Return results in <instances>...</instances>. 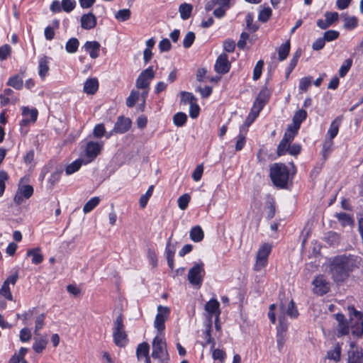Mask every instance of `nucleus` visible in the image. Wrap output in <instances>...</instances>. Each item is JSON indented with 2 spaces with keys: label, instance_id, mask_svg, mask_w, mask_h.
<instances>
[{
  "label": "nucleus",
  "instance_id": "f257e3e1",
  "mask_svg": "<svg viewBox=\"0 0 363 363\" xmlns=\"http://www.w3.org/2000/svg\"><path fill=\"white\" fill-rule=\"evenodd\" d=\"M362 259L354 255L335 256L328 264V272L333 281L337 286L346 283L352 273L359 268Z\"/></svg>",
  "mask_w": 363,
  "mask_h": 363
},
{
  "label": "nucleus",
  "instance_id": "f03ea898",
  "mask_svg": "<svg viewBox=\"0 0 363 363\" xmlns=\"http://www.w3.org/2000/svg\"><path fill=\"white\" fill-rule=\"evenodd\" d=\"M269 177L276 187L285 189L288 185L290 172L284 163H274L270 167Z\"/></svg>",
  "mask_w": 363,
  "mask_h": 363
},
{
  "label": "nucleus",
  "instance_id": "7ed1b4c3",
  "mask_svg": "<svg viewBox=\"0 0 363 363\" xmlns=\"http://www.w3.org/2000/svg\"><path fill=\"white\" fill-rule=\"evenodd\" d=\"M113 337L114 343L120 347H124L128 342L122 314L118 315L113 322Z\"/></svg>",
  "mask_w": 363,
  "mask_h": 363
},
{
  "label": "nucleus",
  "instance_id": "20e7f679",
  "mask_svg": "<svg viewBox=\"0 0 363 363\" xmlns=\"http://www.w3.org/2000/svg\"><path fill=\"white\" fill-rule=\"evenodd\" d=\"M152 357L154 359H158L160 363H168L169 359L166 342L159 335H157L152 340Z\"/></svg>",
  "mask_w": 363,
  "mask_h": 363
},
{
  "label": "nucleus",
  "instance_id": "39448f33",
  "mask_svg": "<svg viewBox=\"0 0 363 363\" xmlns=\"http://www.w3.org/2000/svg\"><path fill=\"white\" fill-rule=\"evenodd\" d=\"M348 311L350 315H354L356 318L354 322L352 318L350 320L352 334L357 337H362L363 335V313L357 311L354 306H348Z\"/></svg>",
  "mask_w": 363,
  "mask_h": 363
},
{
  "label": "nucleus",
  "instance_id": "423d86ee",
  "mask_svg": "<svg viewBox=\"0 0 363 363\" xmlns=\"http://www.w3.org/2000/svg\"><path fill=\"white\" fill-rule=\"evenodd\" d=\"M205 274L204 264L203 262L196 263L192 267L188 273L189 281L195 286H201L203 277Z\"/></svg>",
  "mask_w": 363,
  "mask_h": 363
},
{
  "label": "nucleus",
  "instance_id": "0eeeda50",
  "mask_svg": "<svg viewBox=\"0 0 363 363\" xmlns=\"http://www.w3.org/2000/svg\"><path fill=\"white\" fill-rule=\"evenodd\" d=\"M271 250L272 247L268 243H264L260 247L256 256V262L254 265L255 271H260L267 265Z\"/></svg>",
  "mask_w": 363,
  "mask_h": 363
},
{
  "label": "nucleus",
  "instance_id": "6e6552de",
  "mask_svg": "<svg viewBox=\"0 0 363 363\" xmlns=\"http://www.w3.org/2000/svg\"><path fill=\"white\" fill-rule=\"evenodd\" d=\"M155 77V72L152 66L143 70L138 77L135 86L139 89H149L151 81Z\"/></svg>",
  "mask_w": 363,
  "mask_h": 363
},
{
  "label": "nucleus",
  "instance_id": "1a4fd4ad",
  "mask_svg": "<svg viewBox=\"0 0 363 363\" xmlns=\"http://www.w3.org/2000/svg\"><path fill=\"white\" fill-rule=\"evenodd\" d=\"M170 310L167 306H158L157 314L154 322V326L159 333H162L165 329V321L168 319Z\"/></svg>",
  "mask_w": 363,
  "mask_h": 363
},
{
  "label": "nucleus",
  "instance_id": "9d476101",
  "mask_svg": "<svg viewBox=\"0 0 363 363\" xmlns=\"http://www.w3.org/2000/svg\"><path fill=\"white\" fill-rule=\"evenodd\" d=\"M231 65L228 60V56L225 53H221L217 58L214 65L215 71L220 74H225L230 71Z\"/></svg>",
  "mask_w": 363,
  "mask_h": 363
},
{
  "label": "nucleus",
  "instance_id": "9b49d317",
  "mask_svg": "<svg viewBox=\"0 0 363 363\" xmlns=\"http://www.w3.org/2000/svg\"><path fill=\"white\" fill-rule=\"evenodd\" d=\"M314 293L318 296L326 294L330 291V284L323 275L316 277L313 281Z\"/></svg>",
  "mask_w": 363,
  "mask_h": 363
},
{
  "label": "nucleus",
  "instance_id": "f8f14e48",
  "mask_svg": "<svg viewBox=\"0 0 363 363\" xmlns=\"http://www.w3.org/2000/svg\"><path fill=\"white\" fill-rule=\"evenodd\" d=\"M102 145L98 142L89 141L86 143L85 148V154L89 159L88 162L93 161L100 153Z\"/></svg>",
  "mask_w": 363,
  "mask_h": 363
},
{
  "label": "nucleus",
  "instance_id": "ddd939ff",
  "mask_svg": "<svg viewBox=\"0 0 363 363\" xmlns=\"http://www.w3.org/2000/svg\"><path fill=\"white\" fill-rule=\"evenodd\" d=\"M325 19H318L317 21V26L323 29H327L329 28L333 23L336 22L338 20V13L337 12H329L327 11L325 13Z\"/></svg>",
  "mask_w": 363,
  "mask_h": 363
},
{
  "label": "nucleus",
  "instance_id": "4468645a",
  "mask_svg": "<svg viewBox=\"0 0 363 363\" xmlns=\"http://www.w3.org/2000/svg\"><path fill=\"white\" fill-rule=\"evenodd\" d=\"M335 319L337 321L338 336L347 335L350 333V325L342 313L335 314Z\"/></svg>",
  "mask_w": 363,
  "mask_h": 363
},
{
  "label": "nucleus",
  "instance_id": "2eb2a0df",
  "mask_svg": "<svg viewBox=\"0 0 363 363\" xmlns=\"http://www.w3.org/2000/svg\"><path fill=\"white\" fill-rule=\"evenodd\" d=\"M219 306V302L215 298L211 299L205 304V310L208 313L210 319L215 316L216 320H218L220 314Z\"/></svg>",
  "mask_w": 363,
  "mask_h": 363
},
{
  "label": "nucleus",
  "instance_id": "dca6fc26",
  "mask_svg": "<svg viewBox=\"0 0 363 363\" xmlns=\"http://www.w3.org/2000/svg\"><path fill=\"white\" fill-rule=\"evenodd\" d=\"M131 121L128 118L120 116L114 125L113 132L116 133H124L131 127Z\"/></svg>",
  "mask_w": 363,
  "mask_h": 363
},
{
  "label": "nucleus",
  "instance_id": "f3484780",
  "mask_svg": "<svg viewBox=\"0 0 363 363\" xmlns=\"http://www.w3.org/2000/svg\"><path fill=\"white\" fill-rule=\"evenodd\" d=\"M80 21L82 28L86 30L92 29L96 25V18L91 12L83 14Z\"/></svg>",
  "mask_w": 363,
  "mask_h": 363
},
{
  "label": "nucleus",
  "instance_id": "a211bd4d",
  "mask_svg": "<svg viewBox=\"0 0 363 363\" xmlns=\"http://www.w3.org/2000/svg\"><path fill=\"white\" fill-rule=\"evenodd\" d=\"M149 352L150 345L147 342H144L139 344L136 348V356L138 359L140 360L143 357H145V363H151Z\"/></svg>",
  "mask_w": 363,
  "mask_h": 363
},
{
  "label": "nucleus",
  "instance_id": "6ab92c4d",
  "mask_svg": "<svg viewBox=\"0 0 363 363\" xmlns=\"http://www.w3.org/2000/svg\"><path fill=\"white\" fill-rule=\"evenodd\" d=\"M347 363H363V350L362 348L349 350Z\"/></svg>",
  "mask_w": 363,
  "mask_h": 363
},
{
  "label": "nucleus",
  "instance_id": "aec40b11",
  "mask_svg": "<svg viewBox=\"0 0 363 363\" xmlns=\"http://www.w3.org/2000/svg\"><path fill=\"white\" fill-rule=\"evenodd\" d=\"M100 44L97 41H87L84 45L86 52H89L92 59H96L99 57Z\"/></svg>",
  "mask_w": 363,
  "mask_h": 363
},
{
  "label": "nucleus",
  "instance_id": "412c9836",
  "mask_svg": "<svg viewBox=\"0 0 363 363\" xmlns=\"http://www.w3.org/2000/svg\"><path fill=\"white\" fill-rule=\"evenodd\" d=\"M99 89V82L96 78H89L84 82V91L87 94H94Z\"/></svg>",
  "mask_w": 363,
  "mask_h": 363
},
{
  "label": "nucleus",
  "instance_id": "4be33fe9",
  "mask_svg": "<svg viewBox=\"0 0 363 363\" xmlns=\"http://www.w3.org/2000/svg\"><path fill=\"white\" fill-rule=\"evenodd\" d=\"M307 112L303 109L297 111L293 116V125L294 129H299L301 123L307 118Z\"/></svg>",
  "mask_w": 363,
  "mask_h": 363
},
{
  "label": "nucleus",
  "instance_id": "5701e85b",
  "mask_svg": "<svg viewBox=\"0 0 363 363\" xmlns=\"http://www.w3.org/2000/svg\"><path fill=\"white\" fill-rule=\"evenodd\" d=\"M342 353V347L339 342H336L334 345L333 350L327 352V358L337 362L340 360Z\"/></svg>",
  "mask_w": 363,
  "mask_h": 363
},
{
  "label": "nucleus",
  "instance_id": "b1692460",
  "mask_svg": "<svg viewBox=\"0 0 363 363\" xmlns=\"http://www.w3.org/2000/svg\"><path fill=\"white\" fill-rule=\"evenodd\" d=\"M48 63V58L46 56H43L39 60L38 74L42 79L45 77L49 71Z\"/></svg>",
  "mask_w": 363,
  "mask_h": 363
},
{
  "label": "nucleus",
  "instance_id": "393cba45",
  "mask_svg": "<svg viewBox=\"0 0 363 363\" xmlns=\"http://www.w3.org/2000/svg\"><path fill=\"white\" fill-rule=\"evenodd\" d=\"M40 252V248L30 249L27 251V256L32 257L33 264H39L43 262V256Z\"/></svg>",
  "mask_w": 363,
  "mask_h": 363
},
{
  "label": "nucleus",
  "instance_id": "a878e982",
  "mask_svg": "<svg viewBox=\"0 0 363 363\" xmlns=\"http://www.w3.org/2000/svg\"><path fill=\"white\" fill-rule=\"evenodd\" d=\"M342 118L339 116L337 117L330 124L328 131L330 136L329 139L333 140L338 133L339 127L341 123Z\"/></svg>",
  "mask_w": 363,
  "mask_h": 363
},
{
  "label": "nucleus",
  "instance_id": "bb28decb",
  "mask_svg": "<svg viewBox=\"0 0 363 363\" xmlns=\"http://www.w3.org/2000/svg\"><path fill=\"white\" fill-rule=\"evenodd\" d=\"M190 238L195 242H201L204 237L203 230L199 225L193 227L190 230Z\"/></svg>",
  "mask_w": 363,
  "mask_h": 363
},
{
  "label": "nucleus",
  "instance_id": "cd10ccee",
  "mask_svg": "<svg viewBox=\"0 0 363 363\" xmlns=\"http://www.w3.org/2000/svg\"><path fill=\"white\" fill-rule=\"evenodd\" d=\"M301 50H297L294 55H293V57L292 59L291 60L287 68H286V78L288 79L290 74L291 73V72L294 70V69L296 67V65H297V62H298V58L301 57Z\"/></svg>",
  "mask_w": 363,
  "mask_h": 363
},
{
  "label": "nucleus",
  "instance_id": "c85d7f7f",
  "mask_svg": "<svg viewBox=\"0 0 363 363\" xmlns=\"http://www.w3.org/2000/svg\"><path fill=\"white\" fill-rule=\"evenodd\" d=\"M290 52V41L287 40L286 43L281 45L278 50L279 60L283 61L288 57Z\"/></svg>",
  "mask_w": 363,
  "mask_h": 363
},
{
  "label": "nucleus",
  "instance_id": "c756f323",
  "mask_svg": "<svg viewBox=\"0 0 363 363\" xmlns=\"http://www.w3.org/2000/svg\"><path fill=\"white\" fill-rule=\"evenodd\" d=\"M192 6L189 4L184 3L179 6V11L180 16L183 20L188 19L191 14Z\"/></svg>",
  "mask_w": 363,
  "mask_h": 363
},
{
  "label": "nucleus",
  "instance_id": "7c9ffc66",
  "mask_svg": "<svg viewBox=\"0 0 363 363\" xmlns=\"http://www.w3.org/2000/svg\"><path fill=\"white\" fill-rule=\"evenodd\" d=\"M83 160L82 159H77L71 164H68L65 167V173L67 175H70L77 172L82 167Z\"/></svg>",
  "mask_w": 363,
  "mask_h": 363
},
{
  "label": "nucleus",
  "instance_id": "2f4dec72",
  "mask_svg": "<svg viewBox=\"0 0 363 363\" xmlns=\"http://www.w3.org/2000/svg\"><path fill=\"white\" fill-rule=\"evenodd\" d=\"M79 46V41L76 38H71L65 44V50L68 53H74Z\"/></svg>",
  "mask_w": 363,
  "mask_h": 363
},
{
  "label": "nucleus",
  "instance_id": "473e14b6",
  "mask_svg": "<svg viewBox=\"0 0 363 363\" xmlns=\"http://www.w3.org/2000/svg\"><path fill=\"white\" fill-rule=\"evenodd\" d=\"M333 140L327 139L323 144L322 155L323 160L325 161L333 151Z\"/></svg>",
  "mask_w": 363,
  "mask_h": 363
},
{
  "label": "nucleus",
  "instance_id": "72a5a7b5",
  "mask_svg": "<svg viewBox=\"0 0 363 363\" xmlns=\"http://www.w3.org/2000/svg\"><path fill=\"white\" fill-rule=\"evenodd\" d=\"M47 344L48 340L45 338L35 339L33 345V349L36 353H41L45 349Z\"/></svg>",
  "mask_w": 363,
  "mask_h": 363
},
{
  "label": "nucleus",
  "instance_id": "f704fd0d",
  "mask_svg": "<svg viewBox=\"0 0 363 363\" xmlns=\"http://www.w3.org/2000/svg\"><path fill=\"white\" fill-rule=\"evenodd\" d=\"M335 217L341 223L342 226L353 223L352 217L346 213H335Z\"/></svg>",
  "mask_w": 363,
  "mask_h": 363
},
{
  "label": "nucleus",
  "instance_id": "c9c22d12",
  "mask_svg": "<svg viewBox=\"0 0 363 363\" xmlns=\"http://www.w3.org/2000/svg\"><path fill=\"white\" fill-rule=\"evenodd\" d=\"M187 121V116L183 112H178L173 116L174 124L177 127L183 126Z\"/></svg>",
  "mask_w": 363,
  "mask_h": 363
},
{
  "label": "nucleus",
  "instance_id": "e433bc0d",
  "mask_svg": "<svg viewBox=\"0 0 363 363\" xmlns=\"http://www.w3.org/2000/svg\"><path fill=\"white\" fill-rule=\"evenodd\" d=\"M7 85L13 87L17 90L22 89L23 83V79L18 75H15L9 78Z\"/></svg>",
  "mask_w": 363,
  "mask_h": 363
},
{
  "label": "nucleus",
  "instance_id": "4c0bfd02",
  "mask_svg": "<svg viewBox=\"0 0 363 363\" xmlns=\"http://www.w3.org/2000/svg\"><path fill=\"white\" fill-rule=\"evenodd\" d=\"M298 129H294L291 125H289L282 138L284 141L291 143L295 135L297 134Z\"/></svg>",
  "mask_w": 363,
  "mask_h": 363
},
{
  "label": "nucleus",
  "instance_id": "58836bf2",
  "mask_svg": "<svg viewBox=\"0 0 363 363\" xmlns=\"http://www.w3.org/2000/svg\"><path fill=\"white\" fill-rule=\"evenodd\" d=\"M100 199L99 197L95 196L88 201L83 207L84 213L91 212L99 203Z\"/></svg>",
  "mask_w": 363,
  "mask_h": 363
},
{
  "label": "nucleus",
  "instance_id": "ea45409f",
  "mask_svg": "<svg viewBox=\"0 0 363 363\" xmlns=\"http://www.w3.org/2000/svg\"><path fill=\"white\" fill-rule=\"evenodd\" d=\"M131 16V11L128 9H121L118 11L115 14V18L121 21H126L130 19Z\"/></svg>",
  "mask_w": 363,
  "mask_h": 363
},
{
  "label": "nucleus",
  "instance_id": "a19ab883",
  "mask_svg": "<svg viewBox=\"0 0 363 363\" xmlns=\"http://www.w3.org/2000/svg\"><path fill=\"white\" fill-rule=\"evenodd\" d=\"M340 235L337 233L335 232H328L326 237H325V241L328 244L335 246L337 245L340 242Z\"/></svg>",
  "mask_w": 363,
  "mask_h": 363
},
{
  "label": "nucleus",
  "instance_id": "79ce46f5",
  "mask_svg": "<svg viewBox=\"0 0 363 363\" xmlns=\"http://www.w3.org/2000/svg\"><path fill=\"white\" fill-rule=\"evenodd\" d=\"M154 189V186L151 185L149 186L147 191L145 194H143L139 199V203L142 208H144L147 203L149 199L151 197Z\"/></svg>",
  "mask_w": 363,
  "mask_h": 363
},
{
  "label": "nucleus",
  "instance_id": "37998d69",
  "mask_svg": "<svg viewBox=\"0 0 363 363\" xmlns=\"http://www.w3.org/2000/svg\"><path fill=\"white\" fill-rule=\"evenodd\" d=\"M352 62L353 61L351 58H348L344 62L339 69V75L340 77H344L347 74L352 65Z\"/></svg>",
  "mask_w": 363,
  "mask_h": 363
},
{
  "label": "nucleus",
  "instance_id": "c03bdc74",
  "mask_svg": "<svg viewBox=\"0 0 363 363\" xmlns=\"http://www.w3.org/2000/svg\"><path fill=\"white\" fill-rule=\"evenodd\" d=\"M344 27L348 30H352L357 26L358 20L354 16H347L344 19Z\"/></svg>",
  "mask_w": 363,
  "mask_h": 363
},
{
  "label": "nucleus",
  "instance_id": "a18cd8bd",
  "mask_svg": "<svg viewBox=\"0 0 363 363\" xmlns=\"http://www.w3.org/2000/svg\"><path fill=\"white\" fill-rule=\"evenodd\" d=\"M139 96L140 94L138 91L132 90L126 99V106L129 108L134 106L136 101L139 99Z\"/></svg>",
  "mask_w": 363,
  "mask_h": 363
},
{
  "label": "nucleus",
  "instance_id": "49530a36",
  "mask_svg": "<svg viewBox=\"0 0 363 363\" xmlns=\"http://www.w3.org/2000/svg\"><path fill=\"white\" fill-rule=\"evenodd\" d=\"M62 11L66 13H70L76 7L77 3L75 0H62Z\"/></svg>",
  "mask_w": 363,
  "mask_h": 363
},
{
  "label": "nucleus",
  "instance_id": "de8ad7c7",
  "mask_svg": "<svg viewBox=\"0 0 363 363\" xmlns=\"http://www.w3.org/2000/svg\"><path fill=\"white\" fill-rule=\"evenodd\" d=\"M266 208L267 210V218L270 220L272 218H274V216L275 215V203H274V201L272 198H270L267 201Z\"/></svg>",
  "mask_w": 363,
  "mask_h": 363
},
{
  "label": "nucleus",
  "instance_id": "09e8293b",
  "mask_svg": "<svg viewBox=\"0 0 363 363\" xmlns=\"http://www.w3.org/2000/svg\"><path fill=\"white\" fill-rule=\"evenodd\" d=\"M181 100L184 104H193L196 102V97L190 92L182 91L181 92Z\"/></svg>",
  "mask_w": 363,
  "mask_h": 363
},
{
  "label": "nucleus",
  "instance_id": "8fccbe9b",
  "mask_svg": "<svg viewBox=\"0 0 363 363\" xmlns=\"http://www.w3.org/2000/svg\"><path fill=\"white\" fill-rule=\"evenodd\" d=\"M22 115L25 117L30 116V121L35 122L38 117V111L35 108L30 109L28 107H23Z\"/></svg>",
  "mask_w": 363,
  "mask_h": 363
},
{
  "label": "nucleus",
  "instance_id": "3c124183",
  "mask_svg": "<svg viewBox=\"0 0 363 363\" xmlns=\"http://www.w3.org/2000/svg\"><path fill=\"white\" fill-rule=\"evenodd\" d=\"M340 33L335 30H329L323 33V38L325 42H330L338 38Z\"/></svg>",
  "mask_w": 363,
  "mask_h": 363
},
{
  "label": "nucleus",
  "instance_id": "603ef678",
  "mask_svg": "<svg viewBox=\"0 0 363 363\" xmlns=\"http://www.w3.org/2000/svg\"><path fill=\"white\" fill-rule=\"evenodd\" d=\"M195 33L189 31L186 33L184 39L183 40V46L184 48H189L195 40Z\"/></svg>",
  "mask_w": 363,
  "mask_h": 363
},
{
  "label": "nucleus",
  "instance_id": "864d4df0",
  "mask_svg": "<svg viewBox=\"0 0 363 363\" xmlns=\"http://www.w3.org/2000/svg\"><path fill=\"white\" fill-rule=\"evenodd\" d=\"M272 16V9L270 8H265L262 9L258 16V19L262 23H266L269 21Z\"/></svg>",
  "mask_w": 363,
  "mask_h": 363
},
{
  "label": "nucleus",
  "instance_id": "5fc2aeb1",
  "mask_svg": "<svg viewBox=\"0 0 363 363\" xmlns=\"http://www.w3.org/2000/svg\"><path fill=\"white\" fill-rule=\"evenodd\" d=\"M178 206L181 210H185L190 201V196L187 194H184L179 196L178 199Z\"/></svg>",
  "mask_w": 363,
  "mask_h": 363
},
{
  "label": "nucleus",
  "instance_id": "6e6d98bb",
  "mask_svg": "<svg viewBox=\"0 0 363 363\" xmlns=\"http://www.w3.org/2000/svg\"><path fill=\"white\" fill-rule=\"evenodd\" d=\"M211 322V320H210ZM211 323H209L207 325V328L204 333L205 338L206 339V345L211 344V348L213 349L215 347L216 342L214 339L211 337Z\"/></svg>",
  "mask_w": 363,
  "mask_h": 363
},
{
  "label": "nucleus",
  "instance_id": "4d7b16f0",
  "mask_svg": "<svg viewBox=\"0 0 363 363\" xmlns=\"http://www.w3.org/2000/svg\"><path fill=\"white\" fill-rule=\"evenodd\" d=\"M263 66H264V62L262 60H259L257 62L255 67H254V70H253L252 78L255 81H256L260 78Z\"/></svg>",
  "mask_w": 363,
  "mask_h": 363
},
{
  "label": "nucleus",
  "instance_id": "13d9d810",
  "mask_svg": "<svg viewBox=\"0 0 363 363\" xmlns=\"http://www.w3.org/2000/svg\"><path fill=\"white\" fill-rule=\"evenodd\" d=\"M106 133V129L103 123H99L95 125L93 130V135L96 138H102Z\"/></svg>",
  "mask_w": 363,
  "mask_h": 363
},
{
  "label": "nucleus",
  "instance_id": "bf43d9fd",
  "mask_svg": "<svg viewBox=\"0 0 363 363\" xmlns=\"http://www.w3.org/2000/svg\"><path fill=\"white\" fill-rule=\"evenodd\" d=\"M286 314L293 318H297L298 315V312L293 300H291V301L289 303Z\"/></svg>",
  "mask_w": 363,
  "mask_h": 363
},
{
  "label": "nucleus",
  "instance_id": "052dcab7",
  "mask_svg": "<svg viewBox=\"0 0 363 363\" xmlns=\"http://www.w3.org/2000/svg\"><path fill=\"white\" fill-rule=\"evenodd\" d=\"M9 179V175L4 170H0V196L4 194L6 185L5 182Z\"/></svg>",
  "mask_w": 363,
  "mask_h": 363
},
{
  "label": "nucleus",
  "instance_id": "680f3d73",
  "mask_svg": "<svg viewBox=\"0 0 363 363\" xmlns=\"http://www.w3.org/2000/svg\"><path fill=\"white\" fill-rule=\"evenodd\" d=\"M311 77H306L301 78L299 81V89L302 91H306L310 85L311 84Z\"/></svg>",
  "mask_w": 363,
  "mask_h": 363
},
{
  "label": "nucleus",
  "instance_id": "e2e57ef3",
  "mask_svg": "<svg viewBox=\"0 0 363 363\" xmlns=\"http://www.w3.org/2000/svg\"><path fill=\"white\" fill-rule=\"evenodd\" d=\"M253 19L252 13H248L246 16V26L251 32H255L258 29V26L253 23Z\"/></svg>",
  "mask_w": 363,
  "mask_h": 363
},
{
  "label": "nucleus",
  "instance_id": "0e129e2a",
  "mask_svg": "<svg viewBox=\"0 0 363 363\" xmlns=\"http://www.w3.org/2000/svg\"><path fill=\"white\" fill-rule=\"evenodd\" d=\"M289 143L281 139L277 146V153L279 156L284 155L288 152Z\"/></svg>",
  "mask_w": 363,
  "mask_h": 363
},
{
  "label": "nucleus",
  "instance_id": "69168bd1",
  "mask_svg": "<svg viewBox=\"0 0 363 363\" xmlns=\"http://www.w3.org/2000/svg\"><path fill=\"white\" fill-rule=\"evenodd\" d=\"M0 294L1 296L5 297L6 299H8L9 301H12L13 296L11 293L9 286H8V283L4 282V284L1 286V288L0 289Z\"/></svg>",
  "mask_w": 363,
  "mask_h": 363
},
{
  "label": "nucleus",
  "instance_id": "338daca9",
  "mask_svg": "<svg viewBox=\"0 0 363 363\" xmlns=\"http://www.w3.org/2000/svg\"><path fill=\"white\" fill-rule=\"evenodd\" d=\"M11 52V48L9 45L6 44L0 47V60H5Z\"/></svg>",
  "mask_w": 363,
  "mask_h": 363
},
{
  "label": "nucleus",
  "instance_id": "774afa93",
  "mask_svg": "<svg viewBox=\"0 0 363 363\" xmlns=\"http://www.w3.org/2000/svg\"><path fill=\"white\" fill-rule=\"evenodd\" d=\"M20 340L23 342H28L31 339V332L28 328H24L20 331Z\"/></svg>",
  "mask_w": 363,
  "mask_h": 363
}]
</instances>
